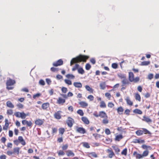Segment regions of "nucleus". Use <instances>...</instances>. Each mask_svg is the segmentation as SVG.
I'll return each mask as SVG.
<instances>
[{
    "mask_svg": "<svg viewBox=\"0 0 159 159\" xmlns=\"http://www.w3.org/2000/svg\"><path fill=\"white\" fill-rule=\"evenodd\" d=\"M133 112L135 113L139 114H141L142 113V111L138 109H136L134 110Z\"/></svg>",
    "mask_w": 159,
    "mask_h": 159,
    "instance_id": "nucleus-37",
    "label": "nucleus"
},
{
    "mask_svg": "<svg viewBox=\"0 0 159 159\" xmlns=\"http://www.w3.org/2000/svg\"><path fill=\"white\" fill-rule=\"evenodd\" d=\"M13 153L18 155L19 153L20 148L18 147L15 148H13Z\"/></svg>",
    "mask_w": 159,
    "mask_h": 159,
    "instance_id": "nucleus-28",
    "label": "nucleus"
},
{
    "mask_svg": "<svg viewBox=\"0 0 159 159\" xmlns=\"http://www.w3.org/2000/svg\"><path fill=\"white\" fill-rule=\"evenodd\" d=\"M89 157H93L94 158H96L98 156L95 152H91L89 153L88 154Z\"/></svg>",
    "mask_w": 159,
    "mask_h": 159,
    "instance_id": "nucleus-21",
    "label": "nucleus"
},
{
    "mask_svg": "<svg viewBox=\"0 0 159 159\" xmlns=\"http://www.w3.org/2000/svg\"><path fill=\"white\" fill-rule=\"evenodd\" d=\"M150 64L149 61H144L142 62L141 63V65L142 66H147Z\"/></svg>",
    "mask_w": 159,
    "mask_h": 159,
    "instance_id": "nucleus-38",
    "label": "nucleus"
},
{
    "mask_svg": "<svg viewBox=\"0 0 159 159\" xmlns=\"http://www.w3.org/2000/svg\"><path fill=\"white\" fill-rule=\"evenodd\" d=\"M66 78L71 79H73L75 78V76L72 74H68L66 75Z\"/></svg>",
    "mask_w": 159,
    "mask_h": 159,
    "instance_id": "nucleus-34",
    "label": "nucleus"
},
{
    "mask_svg": "<svg viewBox=\"0 0 159 159\" xmlns=\"http://www.w3.org/2000/svg\"><path fill=\"white\" fill-rule=\"evenodd\" d=\"M73 85L76 88H80L82 87V85L81 83L78 82H75L73 83Z\"/></svg>",
    "mask_w": 159,
    "mask_h": 159,
    "instance_id": "nucleus-18",
    "label": "nucleus"
},
{
    "mask_svg": "<svg viewBox=\"0 0 159 159\" xmlns=\"http://www.w3.org/2000/svg\"><path fill=\"white\" fill-rule=\"evenodd\" d=\"M67 89L66 87H63L61 88V91L64 93H66L67 91Z\"/></svg>",
    "mask_w": 159,
    "mask_h": 159,
    "instance_id": "nucleus-50",
    "label": "nucleus"
},
{
    "mask_svg": "<svg viewBox=\"0 0 159 159\" xmlns=\"http://www.w3.org/2000/svg\"><path fill=\"white\" fill-rule=\"evenodd\" d=\"M76 131L82 134H84L86 132L85 129L82 127H77Z\"/></svg>",
    "mask_w": 159,
    "mask_h": 159,
    "instance_id": "nucleus-12",
    "label": "nucleus"
},
{
    "mask_svg": "<svg viewBox=\"0 0 159 159\" xmlns=\"http://www.w3.org/2000/svg\"><path fill=\"white\" fill-rule=\"evenodd\" d=\"M74 122V120L70 117H68L66 123L68 126L70 127H71Z\"/></svg>",
    "mask_w": 159,
    "mask_h": 159,
    "instance_id": "nucleus-4",
    "label": "nucleus"
},
{
    "mask_svg": "<svg viewBox=\"0 0 159 159\" xmlns=\"http://www.w3.org/2000/svg\"><path fill=\"white\" fill-rule=\"evenodd\" d=\"M89 58V57L80 55L75 58H73L70 61V65L71 66L74 63L80 62L82 61L86 62V60Z\"/></svg>",
    "mask_w": 159,
    "mask_h": 159,
    "instance_id": "nucleus-1",
    "label": "nucleus"
},
{
    "mask_svg": "<svg viewBox=\"0 0 159 159\" xmlns=\"http://www.w3.org/2000/svg\"><path fill=\"white\" fill-rule=\"evenodd\" d=\"M105 96L106 97H107L109 99H110L111 95L110 93H105Z\"/></svg>",
    "mask_w": 159,
    "mask_h": 159,
    "instance_id": "nucleus-64",
    "label": "nucleus"
},
{
    "mask_svg": "<svg viewBox=\"0 0 159 159\" xmlns=\"http://www.w3.org/2000/svg\"><path fill=\"white\" fill-rule=\"evenodd\" d=\"M62 113L61 111H58L56 112L54 115V117L57 119H60L61 118V113Z\"/></svg>",
    "mask_w": 159,
    "mask_h": 159,
    "instance_id": "nucleus-7",
    "label": "nucleus"
},
{
    "mask_svg": "<svg viewBox=\"0 0 159 159\" xmlns=\"http://www.w3.org/2000/svg\"><path fill=\"white\" fill-rule=\"evenodd\" d=\"M16 106L19 108H22L23 107V105L20 103L17 104L16 105Z\"/></svg>",
    "mask_w": 159,
    "mask_h": 159,
    "instance_id": "nucleus-62",
    "label": "nucleus"
},
{
    "mask_svg": "<svg viewBox=\"0 0 159 159\" xmlns=\"http://www.w3.org/2000/svg\"><path fill=\"white\" fill-rule=\"evenodd\" d=\"M91 66L90 64H89V63H87L86 64V65L85 66V68L86 70H89L90 69V68H91Z\"/></svg>",
    "mask_w": 159,
    "mask_h": 159,
    "instance_id": "nucleus-51",
    "label": "nucleus"
},
{
    "mask_svg": "<svg viewBox=\"0 0 159 159\" xmlns=\"http://www.w3.org/2000/svg\"><path fill=\"white\" fill-rule=\"evenodd\" d=\"M44 120L43 119H37L35 121V124L37 125H38L39 126H40L42 125L43 123H44Z\"/></svg>",
    "mask_w": 159,
    "mask_h": 159,
    "instance_id": "nucleus-8",
    "label": "nucleus"
},
{
    "mask_svg": "<svg viewBox=\"0 0 159 159\" xmlns=\"http://www.w3.org/2000/svg\"><path fill=\"white\" fill-rule=\"evenodd\" d=\"M112 67L114 69H116L117 68V64L116 63H113L112 64Z\"/></svg>",
    "mask_w": 159,
    "mask_h": 159,
    "instance_id": "nucleus-58",
    "label": "nucleus"
},
{
    "mask_svg": "<svg viewBox=\"0 0 159 159\" xmlns=\"http://www.w3.org/2000/svg\"><path fill=\"white\" fill-rule=\"evenodd\" d=\"M134 143H144L145 141L143 140L136 139L135 140Z\"/></svg>",
    "mask_w": 159,
    "mask_h": 159,
    "instance_id": "nucleus-33",
    "label": "nucleus"
},
{
    "mask_svg": "<svg viewBox=\"0 0 159 159\" xmlns=\"http://www.w3.org/2000/svg\"><path fill=\"white\" fill-rule=\"evenodd\" d=\"M112 148L114 150L115 152H118L120 150L116 146H112Z\"/></svg>",
    "mask_w": 159,
    "mask_h": 159,
    "instance_id": "nucleus-36",
    "label": "nucleus"
},
{
    "mask_svg": "<svg viewBox=\"0 0 159 159\" xmlns=\"http://www.w3.org/2000/svg\"><path fill=\"white\" fill-rule=\"evenodd\" d=\"M143 131L141 130H139L136 132V134L138 136H140L143 134Z\"/></svg>",
    "mask_w": 159,
    "mask_h": 159,
    "instance_id": "nucleus-39",
    "label": "nucleus"
},
{
    "mask_svg": "<svg viewBox=\"0 0 159 159\" xmlns=\"http://www.w3.org/2000/svg\"><path fill=\"white\" fill-rule=\"evenodd\" d=\"M125 100L128 104L130 106H132L133 105V103L130 100L129 98V97L126 98Z\"/></svg>",
    "mask_w": 159,
    "mask_h": 159,
    "instance_id": "nucleus-26",
    "label": "nucleus"
},
{
    "mask_svg": "<svg viewBox=\"0 0 159 159\" xmlns=\"http://www.w3.org/2000/svg\"><path fill=\"white\" fill-rule=\"evenodd\" d=\"M15 80L10 79L7 80L6 83L7 86H11L15 84Z\"/></svg>",
    "mask_w": 159,
    "mask_h": 159,
    "instance_id": "nucleus-11",
    "label": "nucleus"
},
{
    "mask_svg": "<svg viewBox=\"0 0 159 159\" xmlns=\"http://www.w3.org/2000/svg\"><path fill=\"white\" fill-rule=\"evenodd\" d=\"M142 120L147 123H151L152 122V120L151 119L146 116H143Z\"/></svg>",
    "mask_w": 159,
    "mask_h": 159,
    "instance_id": "nucleus-14",
    "label": "nucleus"
},
{
    "mask_svg": "<svg viewBox=\"0 0 159 159\" xmlns=\"http://www.w3.org/2000/svg\"><path fill=\"white\" fill-rule=\"evenodd\" d=\"M87 98L90 101H92L93 100L94 97L92 95H89L87 97Z\"/></svg>",
    "mask_w": 159,
    "mask_h": 159,
    "instance_id": "nucleus-52",
    "label": "nucleus"
},
{
    "mask_svg": "<svg viewBox=\"0 0 159 159\" xmlns=\"http://www.w3.org/2000/svg\"><path fill=\"white\" fill-rule=\"evenodd\" d=\"M65 83L69 85H71L72 84L71 81L65 79L64 80Z\"/></svg>",
    "mask_w": 159,
    "mask_h": 159,
    "instance_id": "nucleus-45",
    "label": "nucleus"
},
{
    "mask_svg": "<svg viewBox=\"0 0 159 159\" xmlns=\"http://www.w3.org/2000/svg\"><path fill=\"white\" fill-rule=\"evenodd\" d=\"M118 76L121 79H124L126 78V75H125L121 74H118Z\"/></svg>",
    "mask_w": 159,
    "mask_h": 159,
    "instance_id": "nucleus-44",
    "label": "nucleus"
},
{
    "mask_svg": "<svg viewBox=\"0 0 159 159\" xmlns=\"http://www.w3.org/2000/svg\"><path fill=\"white\" fill-rule=\"evenodd\" d=\"M107 152L108 154V157L110 158H111L115 156V154L111 148L107 149Z\"/></svg>",
    "mask_w": 159,
    "mask_h": 159,
    "instance_id": "nucleus-5",
    "label": "nucleus"
},
{
    "mask_svg": "<svg viewBox=\"0 0 159 159\" xmlns=\"http://www.w3.org/2000/svg\"><path fill=\"white\" fill-rule=\"evenodd\" d=\"M99 117L101 118H108L107 116L105 113L104 111H100L99 112Z\"/></svg>",
    "mask_w": 159,
    "mask_h": 159,
    "instance_id": "nucleus-10",
    "label": "nucleus"
},
{
    "mask_svg": "<svg viewBox=\"0 0 159 159\" xmlns=\"http://www.w3.org/2000/svg\"><path fill=\"white\" fill-rule=\"evenodd\" d=\"M83 146L87 148H89L90 147L89 144L87 142H84L81 143Z\"/></svg>",
    "mask_w": 159,
    "mask_h": 159,
    "instance_id": "nucleus-29",
    "label": "nucleus"
},
{
    "mask_svg": "<svg viewBox=\"0 0 159 159\" xmlns=\"http://www.w3.org/2000/svg\"><path fill=\"white\" fill-rule=\"evenodd\" d=\"M153 75L152 74H149L148 75V78L149 80H151L153 78Z\"/></svg>",
    "mask_w": 159,
    "mask_h": 159,
    "instance_id": "nucleus-59",
    "label": "nucleus"
},
{
    "mask_svg": "<svg viewBox=\"0 0 159 159\" xmlns=\"http://www.w3.org/2000/svg\"><path fill=\"white\" fill-rule=\"evenodd\" d=\"M127 149L126 148H125L121 152V154L122 155H126L127 154Z\"/></svg>",
    "mask_w": 159,
    "mask_h": 159,
    "instance_id": "nucleus-49",
    "label": "nucleus"
},
{
    "mask_svg": "<svg viewBox=\"0 0 159 159\" xmlns=\"http://www.w3.org/2000/svg\"><path fill=\"white\" fill-rule=\"evenodd\" d=\"M81 120L84 123L86 124H89V121L87 117H83L81 118Z\"/></svg>",
    "mask_w": 159,
    "mask_h": 159,
    "instance_id": "nucleus-20",
    "label": "nucleus"
},
{
    "mask_svg": "<svg viewBox=\"0 0 159 159\" xmlns=\"http://www.w3.org/2000/svg\"><path fill=\"white\" fill-rule=\"evenodd\" d=\"M133 155L134 156H135L136 158H141L143 157L142 155L138 153L137 152L135 151L134 152Z\"/></svg>",
    "mask_w": 159,
    "mask_h": 159,
    "instance_id": "nucleus-19",
    "label": "nucleus"
},
{
    "mask_svg": "<svg viewBox=\"0 0 159 159\" xmlns=\"http://www.w3.org/2000/svg\"><path fill=\"white\" fill-rule=\"evenodd\" d=\"M105 133L107 135H109L111 134V132L110 130L108 129H106L105 130Z\"/></svg>",
    "mask_w": 159,
    "mask_h": 159,
    "instance_id": "nucleus-61",
    "label": "nucleus"
},
{
    "mask_svg": "<svg viewBox=\"0 0 159 159\" xmlns=\"http://www.w3.org/2000/svg\"><path fill=\"white\" fill-rule=\"evenodd\" d=\"M14 115L17 117L21 118L22 119H25L28 115L27 114H25L24 112H16L15 113Z\"/></svg>",
    "mask_w": 159,
    "mask_h": 159,
    "instance_id": "nucleus-3",
    "label": "nucleus"
},
{
    "mask_svg": "<svg viewBox=\"0 0 159 159\" xmlns=\"http://www.w3.org/2000/svg\"><path fill=\"white\" fill-rule=\"evenodd\" d=\"M103 119H104L102 120V123L104 124H107L109 122V120L107 119V118H105Z\"/></svg>",
    "mask_w": 159,
    "mask_h": 159,
    "instance_id": "nucleus-40",
    "label": "nucleus"
},
{
    "mask_svg": "<svg viewBox=\"0 0 159 159\" xmlns=\"http://www.w3.org/2000/svg\"><path fill=\"white\" fill-rule=\"evenodd\" d=\"M114 106V104L111 102H109L108 104V107L110 108L113 107Z\"/></svg>",
    "mask_w": 159,
    "mask_h": 159,
    "instance_id": "nucleus-55",
    "label": "nucleus"
},
{
    "mask_svg": "<svg viewBox=\"0 0 159 159\" xmlns=\"http://www.w3.org/2000/svg\"><path fill=\"white\" fill-rule=\"evenodd\" d=\"M7 153L9 156H10L13 154L14 153L13 152H12L11 151H8L7 152Z\"/></svg>",
    "mask_w": 159,
    "mask_h": 159,
    "instance_id": "nucleus-63",
    "label": "nucleus"
},
{
    "mask_svg": "<svg viewBox=\"0 0 159 159\" xmlns=\"http://www.w3.org/2000/svg\"><path fill=\"white\" fill-rule=\"evenodd\" d=\"M13 112L12 110L11 109L8 110L7 111V114L8 115H11L12 114Z\"/></svg>",
    "mask_w": 159,
    "mask_h": 159,
    "instance_id": "nucleus-57",
    "label": "nucleus"
},
{
    "mask_svg": "<svg viewBox=\"0 0 159 159\" xmlns=\"http://www.w3.org/2000/svg\"><path fill=\"white\" fill-rule=\"evenodd\" d=\"M86 89L90 93H92L93 92V89L91 88L89 85H86L85 86Z\"/></svg>",
    "mask_w": 159,
    "mask_h": 159,
    "instance_id": "nucleus-30",
    "label": "nucleus"
},
{
    "mask_svg": "<svg viewBox=\"0 0 159 159\" xmlns=\"http://www.w3.org/2000/svg\"><path fill=\"white\" fill-rule=\"evenodd\" d=\"M150 147L149 146H147L143 144L142 145V148L143 149H146L149 148Z\"/></svg>",
    "mask_w": 159,
    "mask_h": 159,
    "instance_id": "nucleus-60",
    "label": "nucleus"
},
{
    "mask_svg": "<svg viewBox=\"0 0 159 159\" xmlns=\"http://www.w3.org/2000/svg\"><path fill=\"white\" fill-rule=\"evenodd\" d=\"M79 104L82 107H85L88 106V104L87 103L84 101H81L79 103Z\"/></svg>",
    "mask_w": 159,
    "mask_h": 159,
    "instance_id": "nucleus-23",
    "label": "nucleus"
},
{
    "mask_svg": "<svg viewBox=\"0 0 159 159\" xmlns=\"http://www.w3.org/2000/svg\"><path fill=\"white\" fill-rule=\"evenodd\" d=\"M63 64V61L61 59L57 61L56 62H53V65L55 66H60L62 65Z\"/></svg>",
    "mask_w": 159,
    "mask_h": 159,
    "instance_id": "nucleus-9",
    "label": "nucleus"
},
{
    "mask_svg": "<svg viewBox=\"0 0 159 159\" xmlns=\"http://www.w3.org/2000/svg\"><path fill=\"white\" fill-rule=\"evenodd\" d=\"M65 102V99L62 98L60 97L58 98L57 100V103L59 104H63Z\"/></svg>",
    "mask_w": 159,
    "mask_h": 159,
    "instance_id": "nucleus-17",
    "label": "nucleus"
},
{
    "mask_svg": "<svg viewBox=\"0 0 159 159\" xmlns=\"http://www.w3.org/2000/svg\"><path fill=\"white\" fill-rule=\"evenodd\" d=\"M78 72L79 74L82 75L84 73V71L82 67H80L78 69Z\"/></svg>",
    "mask_w": 159,
    "mask_h": 159,
    "instance_id": "nucleus-31",
    "label": "nucleus"
},
{
    "mask_svg": "<svg viewBox=\"0 0 159 159\" xmlns=\"http://www.w3.org/2000/svg\"><path fill=\"white\" fill-rule=\"evenodd\" d=\"M7 106L9 107L13 108L14 107V105L10 101H8L6 103Z\"/></svg>",
    "mask_w": 159,
    "mask_h": 159,
    "instance_id": "nucleus-27",
    "label": "nucleus"
},
{
    "mask_svg": "<svg viewBox=\"0 0 159 159\" xmlns=\"http://www.w3.org/2000/svg\"><path fill=\"white\" fill-rule=\"evenodd\" d=\"M123 136L121 134H119L116 135L115 138V140L117 141H119L121 139H122Z\"/></svg>",
    "mask_w": 159,
    "mask_h": 159,
    "instance_id": "nucleus-22",
    "label": "nucleus"
},
{
    "mask_svg": "<svg viewBox=\"0 0 159 159\" xmlns=\"http://www.w3.org/2000/svg\"><path fill=\"white\" fill-rule=\"evenodd\" d=\"M148 153H149V152L148 151H144L143 152V154H142L143 157H146V156H148Z\"/></svg>",
    "mask_w": 159,
    "mask_h": 159,
    "instance_id": "nucleus-48",
    "label": "nucleus"
},
{
    "mask_svg": "<svg viewBox=\"0 0 159 159\" xmlns=\"http://www.w3.org/2000/svg\"><path fill=\"white\" fill-rule=\"evenodd\" d=\"M122 86H124L125 84H129V81L126 78L123 80L122 81Z\"/></svg>",
    "mask_w": 159,
    "mask_h": 159,
    "instance_id": "nucleus-25",
    "label": "nucleus"
},
{
    "mask_svg": "<svg viewBox=\"0 0 159 159\" xmlns=\"http://www.w3.org/2000/svg\"><path fill=\"white\" fill-rule=\"evenodd\" d=\"M117 110V112L120 115L122 114V113L124 111V109L122 107H118Z\"/></svg>",
    "mask_w": 159,
    "mask_h": 159,
    "instance_id": "nucleus-24",
    "label": "nucleus"
},
{
    "mask_svg": "<svg viewBox=\"0 0 159 159\" xmlns=\"http://www.w3.org/2000/svg\"><path fill=\"white\" fill-rule=\"evenodd\" d=\"M100 89H104L106 88L105 82H103L100 84Z\"/></svg>",
    "mask_w": 159,
    "mask_h": 159,
    "instance_id": "nucleus-32",
    "label": "nucleus"
},
{
    "mask_svg": "<svg viewBox=\"0 0 159 159\" xmlns=\"http://www.w3.org/2000/svg\"><path fill=\"white\" fill-rule=\"evenodd\" d=\"M143 131L144 132V133L145 134H151V132L146 129L145 128H143Z\"/></svg>",
    "mask_w": 159,
    "mask_h": 159,
    "instance_id": "nucleus-47",
    "label": "nucleus"
},
{
    "mask_svg": "<svg viewBox=\"0 0 159 159\" xmlns=\"http://www.w3.org/2000/svg\"><path fill=\"white\" fill-rule=\"evenodd\" d=\"M129 80L131 82L136 83L139 81V78L137 77L134 78V75L133 73L130 72L129 73Z\"/></svg>",
    "mask_w": 159,
    "mask_h": 159,
    "instance_id": "nucleus-2",
    "label": "nucleus"
},
{
    "mask_svg": "<svg viewBox=\"0 0 159 159\" xmlns=\"http://www.w3.org/2000/svg\"><path fill=\"white\" fill-rule=\"evenodd\" d=\"M59 133L61 134L62 135L65 132V129L64 128H61L59 129Z\"/></svg>",
    "mask_w": 159,
    "mask_h": 159,
    "instance_id": "nucleus-42",
    "label": "nucleus"
},
{
    "mask_svg": "<svg viewBox=\"0 0 159 159\" xmlns=\"http://www.w3.org/2000/svg\"><path fill=\"white\" fill-rule=\"evenodd\" d=\"M41 95V94L40 93H37L35 94L33 96V98L34 99H35L39 97Z\"/></svg>",
    "mask_w": 159,
    "mask_h": 159,
    "instance_id": "nucleus-56",
    "label": "nucleus"
},
{
    "mask_svg": "<svg viewBox=\"0 0 159 159\" xmlns=\"http://www.w3.org/2000/svg\"><path fill=\"white\" fill-rule=\"evenodd\" d=\"M39 83L40 85H44L45 84L44 81L43 80H40L39 82Z\"/></svg>",
    "mask_w": 159,
    "mask_h": 159,
    "instance_id": "nucleus-54",
    "label": "nucleus"
},
{
    "mask_svg": "<svg viewBox=\"0 0 159 159\" xmlns=\"http://www.w3.org/2000/svg\"><path fill=\"white\" fill-rule=\"evenodd\" d=\"M135 98L136 100H138L139 101H141V98L140 95L136 93L135 95Z\"/></svg>",
    "mask_w": 159,
    "mask_h": 159,
    "instance_id": "nucleus-41",
    "label": "nucleus"
},
{
    "mask_svg": "<svg viewBox=\"0 0 159 159\" xmlns=\"http://www.w3.org/2000/svg\"><path fill=\"white\" fill-rule=\"evenodd\" d=\"M66 154L67 156H75L74 153L70 150H68L66 152Z\"/></svg>",
    "mask_w": 159,
    "mask_h": 159,
    "instance_id": "nucleus-15",
    "label": "nucleus"
},
{
    "mask_svg": "<svg viewBox=\"0 0 159 159\" xmlns=\"http://www.w3.org/2000/svg\"><path fill=\"white\" fill-rule=\"evenodd\" d=\"M93 115L94 116L96 117H99V112L98 113V112L97 111H95L93 112Z\"/></svg>",
    "mask_w": 159,
    "mask_h": 159,
    "instance_id": "nucleus-53",
    "label": "nucleus"
},
{
    "mask_svg": "<svg viewBox=\"0 0 159 159\" xmlns=\"http://www.w3.org/2000/svg\"><path fill=\"white\" fill-rule=\"evenodd\" d=\"M77 113L81 116H83L84 115V112L81 110H79L77 112Z\"/></svg>",
    "mask_w": 159,
    "mask_h": 159,
    "instance_id": "nucleus-46",
    "label": "nucleus"
},
{
    "mask_svg": "<svg viewBox=\"0 0 159 159\" xmlns=\"http://www.w3.org/2000/svg\"><path fill=\"white\" fill-rule=\"evenodd\" d=\"M79 65L78 64H76L75 66L72 68V70L73 71H74L76 69L78 70V69L79 68Z\"/></svg>",
    "mask_w": 159,
    "mask_h": 159,
    "instance_id": "nucleus-43",
    "label": "nucleus"
},
{
    "mask_svg": "<svg viewBox=\"0 0 159 159\" xmlns=\"http://www.w3.org/2000/svg\"><path fill=\"white\" fill-rule=\"evenodd\" d=\"M100 107L101 108H106V105L103 101H102L100 103Z\"/></svg>",
    "mask_w": 159,
    "mask_h": 159,
    "instance_id": "nucleus-35",
    "label": "nucleus"
},
{
    "mask_svg": "<svg viewBox=\"0 0 159 159\" xmlns=\"http://www.w3.org/2000/svg\"><path fill=\"white\" fill-rule=\"evenodd\" d=\"M18 140L24 146L25 144V142L22 136H19L18 137Z\"/></svg>",
    "mask_w": 159,
    "mask_h": 159,
    "instance_id": "nucleus-16",
    "label": "nucleus"
},
{
    "mask_svg": "<svg viewBox=\"0 0 159 159\" xmlns=\"http://www.w3.org/2000/svg\"><path fill=\"white\" fill-rule=\"evenodd\" d=\"M49 106V103L48 102L43 103L42 105V108L43 110H47Z\"/></svg>",
    "mask_w": 159,
    "mask_h": 159,
    "instance_id": "nucleus-13",
    "label": "nucleus"
},
{
    "mask_svg": "<svg viewBox=\"0 0 159 159\" xmlns=\"http://www.w3.org/2000/svg\"><path fill=\"white\" fill-rule=\"evenodd\" d=\"M22 123L24 125H27V126L31 127L32 126V123L31 121H28L26 120H23L22 121Z\"/></svg>",
    "mask_w": 159,
    "mask_h": 159,
    "instance_id": "nucleus-6",
    "label": "nucleus"
}]
</instances>
